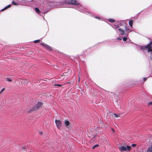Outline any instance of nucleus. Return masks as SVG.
Returning a JSON list of instances; mask_svg holds the SVG:
<instances>
[{"mask_svg": "<svg viewBox=\"0 0 152 152\" xmlns=\"http://www.w3.org/2000/svg\"><path fill=\"white\" fill-rule=\"evenodd\" d=\"M137 48L138 49L142 51L145 50V49H147L146 45L145 46H142L137 45Z\"/></svg>", "mask_w": 152, "mask_h": 152, "instance_id": "9", "label": "nucleus"}, {"mask_svg": "<svg viewBox=\"0 0 152 152\" xmlns=\"http://www.w3.org/2000/svg\"><path fill=\"white\" fill-rule=\"evenodd\" d=\"M12 4L14 5H17L19 4L18 3V2H15L14 1H12Z\"/></svg>", "mask_w": 152, "mask_h": 152, "instance_id": "24", "label": "nucleus"}, {"mask_svg": "<svg viewBox=\"0 0 152 152\" xmlns=\"http://www.w3.org/2000/svg\"><path fill=\"white\" fill-rule=\"evenodd\" d=\"M104 42H101L99 43L98 44H100V43H104Z\"/></svg>", "mask_w": 152, "mask_h": 152, "instance_id": "43", "label": "nucleus"}, {"mask_svg": "<svg viewBox=\"0 0 152 152\" xmlns=\"http://www.w3.org/2000/svg\"><path fill=\"white\" fill-rule=\"evenodd\" d=\"M12 6V5L11 4H9L7 5V6H6L5 7H4L3 9H2L0 10V11H3L5 10H6V9L9 8L11 7Z\"/></svg>", "mask_w": 152, "mask_h": 152, "instance_id": "13", "label": "nucleus"}, {"mask_svg": "<svg viewBox=\"0 0 152 152\" xmlns=\"http://www.w3.org/2000/svg\"><path fill=\"white\" fill-rule=\"evenodd\" d=\"M128 42H129V43H133V42H132L131 41V40H130L129 39V41H128Z\"/></svg>", "mask_w": 152, "mask_h": 152, "instance_id": "35", "label": "nucleus"}, {"mask_svg": "<svg viewBox=\"0 0 152 152\" xmlns=\"http://www.w3.org/2000/svg\"><path fill=\"white\" fill-rule=\"evenodd\" d=\"M4 80L5 81H7L9 82H11L12 81V80L11 77H8L5 78Z\"/></svg>", "mask_w": 152, "mask_h": 152, "instance_id": "19", "label": "nucleus"}, {"mask_svg": "<svg viewBox=\"0 0 152 152\" xmlns=\"http://www.w3.org/2000/svg\"><path fill=\"white\" fill-rule=\"evenodd\" d=\"M147 152H152V147H149L147 149Z\"/></svg>", "mask_w": 152, "mask_h": 152, "instance_id": "22", "label": "nucleus"}, {"mask_svg": "<svg viewBox=\"0 0 152 152\" xmlns=\"http://www.w3.org/2000/svg\"><path fill=\"white\" fill-rule=\"evenodd\" d=\"M140 152V151H139V152Z\"/></svg>", "mask_w": 152, "mask_h": 152, "instance_id": "45", "label": "nucleus"}, {"mask_svg": "<svg viewBox=\"0 0 152 152\" xmlns=\"http://www.w3.org/2000/svg\"><path fill=\"white\" fill-rule=\"evenodd\" d=\"M56 127L58 129H60V127L62 126V122L60 120L56 119L55 121Z\"/></svg>", "mask_w": 152, "mask_h": 152, "instance_id": "6", "label": "nucleus"}, {"mask_svg": "<svg viewBox=\"0 0 152 152\" xmlns=\"http://www.w3.org/2000/svg\"><path fill=\"white\" fill-rule=\"evenodd\" d=\"M126 151L127 150L128 151H129L131 149V147L130 146H129V145H126Z\"/></svg>", "mask_w": 152, "mask_h": 152, "instance_id": "21", "label": "nucleus"}, {"mask_svg": "<svg viewBox=\"0 0 152 152\" xmlns=\"http://www.w3.org/2000/svg\"><path fill=\"white\" fill-rule=\"evenodd\" d=\"M70 58L71 59H72V61L73 62L75 61L76 59L78 61H79L80 60L82 61H84V59H83L84 58V57H82L83 60H82L80 59V57H79L78 55H76V56H72L70 57Z\"/></svg>", "mask_w": 152, "mask_h": 152, "instance_id": "4", "label": "nucleus"}, {"mask_svg": "<svg viewBox=\"0 0 152 152\" xmlns=\"http://www.w3.org/2000/svg\"><path fill=\"white\" fill-rule=\"evenodd\" d=\"M22 148H23V149H26V146H23L22 147Z\"/></svg>", "mask_w": 152, "mask_h": 152, "instance_id": "41", "label": "nucleus"}, {"mask_svg": "<svg viewBox=\"0 0 152 152\" xmlns=\"http://www.w3.org/2000/svg\"><path fill=\"white\" fill-rule=\"evenodd\" d=\"M111 130L113 132V133L115 132V131H114V129L113 128H111Z\"/></svg>", "mask_w": 152, "mask_h": 152, "instance_id": "38", "label": "nucleus"}, {"mask_svg": "<svg viewBox=\"0 0 152 152\" xmlns=\"http://www.w3.org/2000/svg\"><path fill=\"white\" fill-rule=\"evenodd\" d=\"M95 18H96L98 19H100V17H98V16H95Z\"/></svg>", "mask_w": 152, "mask_h": 152, "instance_id": "34", "label": "nucleus"}, {"mask_svg": "<svg viewBox=\"0 0 152 152\" xmlns=\"http://www.w3.org/2000/svg\"><path fill=\"white\" fill-rule=\"evenodd\" d=\"M137 144H132V146L133 147H135L136 146Z\"/></svg>", "mask_w": 152, "mask_h": 152, "instance_id": "33", "label": "nucleus"}, {"mask_svg": "<svg viewBox=\"0 0 152 152\" xmlns=\"http://www.w3.org/2000/svg\"><path fill=\"white\" fill-rule=\"evenodd\" d=\"M133 23V21L131 20H130L129 22V25L131 27H132V26Z\"/></svg>", "mask_w": 152, "mask_h": 152, "instance_id": "23", "label": "nucleus"}, {"mask_svg": "<svg viewBox=\"0 0 152 152\" xmlns=\"http://www.w3.org/2000/svg\"><path fill=\"white\" fill-rule=\"evenodd\" d=\"M39 133L40 134H42V131H40L39 132Z\"/></svg>", "mask_w": 152, "mask_h": 152, "instance_id": "39", "label": "nucleus"}, {"mask_svg": "<svg viewBox=\"0 0 152 152\" xmlns=\"http://www.w3.org/2000/svg\"><path fill=\"white\" fill-rule=\"evenodd\" d=\"M28 81L27 80H26L25 81V82L26 83H28Z\"/></svg>", "mask_w": 152, "mask_h": 152, "instance_id": "42", "label": "nucleus"}, {"mask_svg": "<svg viewBox=\"0 0 152 152\" xmlns=\"http://www.w3.org/2000/svg\"><path fill=\"white\" fill-rule=\"evenodd\" d=\"M42 104H43L42 102H38L37 104H35L34 107L31 108L28 111V113H32L36 110H38L40 107H41Z\"/></svg>", "mask_w": 152, "mask_h": 152, "instance_id": "2", "label": "nucleus"}, {"mask_svg": "<svg viewBox=\"0 0 152 152\" xmlns=\"http://www.w3.org/2000/svg\"><path fill=\"white\" fill-rule=\"evenodd\" d=\"M66 83H69L70 85L72 83V82H66Z\"/></svg>", "mask_w": 152, "mask_h": 152, "instance_id": "36", "label": "nucleus"}, {"mask_svg": "<svg viewBox=\"0 0 152 152\" xmlns=\"http://www.w3.org/2000/svg\"><path fill=\"white\" fill-rule=\"evenodd\" d=\"M128 85H126V86H128ZM126 86L123 85L120 86L118 88V92L119 93H123L124 91L125 90V88Z\"/></svg>", "mask_w": 152, "mask_h": 152, "instance_id": "7", "label": "nucleus"}, {"mask_svg": "<svg viewBox=\"0 0 152 152\" xmlns=\"http://www.w3.org/2000/svg\"><path fill=\"white\" fill-rule=\"evenodd\" d=\"M147 52L150 53V60L152 61V50H151L149 49L148 50H147Z\"/></svg>", "mask_w": 152, "mask_h": 152, "instance_id": "15", "label": "nucleus"}, {"mask_svg": "<svg viewBox=\"0 0 152 152\" xmlns=\"http://www.w3.org/2000/svg\"><path fill=\"white\" fill-rule=\"evenodd\" d=\"M152 105V102H149L148 103V105Z\"/></svg>", "mask_w": 152, "mask_h": 152, "instance_id": "32", "label": "nucleus"}, {"mask_svg": "<svg viewBox=\"0 0 152 152\" xmlns=\"http://www.w3.org/2000/svg\"><path fill=\"white\" fill-rule=\"evenodd\" d=\"M131 31V29H129V30H128L127 31V32H126V36L128 35L129 33V32H130Z\"/></svg>", "mask_w": 152, "mask_h": 152, "instance_id": "28", "label": "nucleus"}, {"mask_svg": "<svg viewBox=\"0 0 152 152\" xmlns=\"http://www.w3.org/2000/svg\"><path fill=\"white\" fill-rule=\"evenodd\" d=\"M119 150L121 151H126V148L124 146H122L119 149Z\"/></svg>", "mask_w": 152, "mask_h": 152, "instance_id": "14", "label": "nucleus"}, {"mask_svg": "<svg viewBox=\"0 0 152 152\" xmlns=\"http://www.w3.org/2000/svg\"><path fill=\"white\" fill-rule=\"evenodd\" d=\"M50 11V9H47L45 10H44V12L42 13V15L43 16H44L43 15L45 14H46L47 12H48Z\"/></svg>", "mask_w": 152, "mask_h": 152, "instance_id": "18", "label": "nucleus"}, {"mask_svg": "<svg viewBox=\"0 0 152 152\" xmlns=\"http://www.w3.org/2000/svg\"><path fill=\"white\" fill-rule=\"evenodd\" d=\"M40 40L39 39H37L36 40H35L33 41L34 43H39L40 42Z\"/></svg>", "mask_w": 152, "mask_h": 152, "instance_id": "25", "label": "nucleus"}, {"mask_svg": "<svg viewBox=\"0 0 152 152\" xmlns=\"http://www.w3.org/2000/svg\"><path fill=\"white\" fill-rule=\"evenodd\" d=\"M150 76H149L148 77H144L143 78V81H144V82L145 81L147 80V79H148V78L149 77H150Z\"/></svg>", "mask_w": 152, "mask_h": 152, "instance_id": "29", "label": "nucleus"}, {"mask_svg": "<svg viewBox=\"0 0 152 152\" xmlns=\"http://www.w3.org/2000/svg\"><path fill=\"white\" fill-rule=\"evenodd\" d=\"M117 23L119 27L120 26H123L125 28V30L126 32L129 30V28H128L125 23L123 21H118Z\"/></svg>", "mask_w": 152, "mask_h": 152, "instance_id": "3", "label": "nucleus"}, {"mask_svg": "<svg viewBox=\"0 0 152 152\" xmlns=\"http://www.w3.org/2000/svg\"><path fill=\"white\" fill-rule=\"evenodd\" d=\"M146 46L148 50L150 49L152 50V41H150Z\"/></svg>", "mask_w": 152, "mask_h": 152, "instance_id": "11", "label": "nucleus"}, {"mask_svg": "<svg viewBox=\"0 0 152 152\" xmlns=\"http://www.w3.org/2000/svg\"><path fill=\"white\" fill-rule=\"evenodd\" d=\"M64 124L66 127H67L70 124V122L68 120H65Z\"/></svg>", "mask_w": 152, "mask_h": 152, "instance_id": "16", "label": "nucleus"}, {"mask_svg": "<svg viewBox=\"0 0 152 152\" xmlns=\"http://www.w3.org/2000/svg\"><path fill=\"white\" fill-rule=\"evenodd\" d=\"M54 86H60V87H61L62 86V85H61L60 84H55L54 85Z\"/></svg>", "mask_w": 152, "mask_h": 152, "instance_id": "31", "label": "nucleus"}, {"mask_svg": "<svg viewBox=\"0 0 152 152\" xmlns=\"http://www.w3.org/2000/svg\"><path fill=\"white\" fill-rule=\"evenodd\" d=\"M122 39V37H118L116 38V39L118 40H121Z\"/></svg>", "mask_w": 152, "mask_h": 152, "instance_id": "30", "label": "nucleus"}, {"mask_svg": "<svg viewBox=\"0 0 152 152\" xmlns=\"http://www.w3.org/2000/svg\"><path fill=\"white\" fill-rule=\"evenodd\" d=\"M5 89L4 88H3L1 90L0 92H2Z\"/></svg>", "mask_w": 152, "mask_h": 152, "instance_id": "40", "label": "nucleus"}, {"mask_svg": "<svg viewBox=\"0 0 152 152\" xmlns=\"http://www.w3.org/2000/svg\"><path fill=\"white\" fill-rule=\"evenodd\" d=\"M117 30L120 33L121 35L126 34V32L125 30V28H124V30L122 28H119Z\"/></svg>", "mask_w": 152, "mask_h": 152, "instance_id": "8", "label": "nucleus"}, {"mask_svg": "<svg viewBox=\"0 0 152 152\" xmlns=\"http://www.w3.org/2000/svg\"><path fill=\"white\" fill-rule=\"evenodd\" d=\"M112 26V28L114 29L116 31H118V29L119 26L118 25V23H117L116 24H114L113 25V26L112 25H111Z\"/></svg>", "mask_w": 152, "mask_h": 152, "instance_id": "12", "label": "nucleus"}, {"mask_svg": "<svg viewBox=\"0 0 152 152\" xmlns=\"http://www.w3.org/2000/svg\"><path fill=\"white\" fill-rule=\"evenodd\" d=\"M77 0H63L61 1L58 2L54 3L53 5L54 7H65L68 4L75 5L77 6L76 9L80 12L84 13L90 16H92L91 13L88 12L86 8L82 5L76 2Z\"/></svg>", "mask_w": 152, "mask_h": 152, "instance_id": "1", "label": "nucleus"}, {"mask_svg": "<svg viewBox=\"0 0 152 152\" xmlns=\"http://www.w3.org/2000/svg\"><path fill=\"white\" fill-rule=\"evenodd\" d=\"M128 38V36L124 37H122L123 40L124 42H126L127 41Z\"/></svg>", "mask_w": 152, "mask_h": 152, "instance_id": "20", "label": "nucleus"}, {"mask_svg": "<svg viewBox=\"0 0 152 152\" xmlns=\"http://www.w3.org/2000/svg\"><path fill=\"white\" fill-rule=\"evenodd\" d=\"M107 20L109 22L111 23H113L116 21L115 19L112 18H109L107 19Z\"/></svg>", "mask_w": 152, "mask_h": 152, "instance_id": "17", "label": "nucleus"}, {"mask_svg": "<svg viewBox=\"0 0 152 152\" xmlns=\"http://www.w3.org/2000/svg\"><path fill=\"white\" fill-rule=\"evenodd\" d=\"M93 135H94V136L92 137L93 139L95 138L96 137V136H97V135L96 134H95V135L94 134H93Z\"/></svg>", "mask_w": 152, "mask_h": 152, "instance_id": "37", "label": "nucleus"}, {"mask_svg": "<svg viewBox=\"0 0 152 152\" xmlns=\"http://www.w3.org/2000/svg\"><path fill=\"white\" fill-rule=\"evenodd\" d=\"M40 45H42L44 48L46 49L47 50H50L52 51L53 50L52 48L49 45H48L47 44L44 43H40Z\"/></svg>", "mask_w": 152, "mask_h": 152, "instance_id": "5", "label": "nucleus"}, {"mask_svg": "<svg viewBox=\"0 0 152 152\" xmlns=\"http://www.w3.org/2000/svg\"><path fill=\"white\" fill-rule=\"evenodd\" d=\"M99 146V145L98 144H96L95 145H94L93 147H92V149H94L96 147H98Z\"/></svg>", "mask_w": 152, "mask_h": 152, "instance_id": "26", "label": "nucleus"}, {"mask_svg": "<svg viewBox=\"0 0 152 152\" xmlns=\"http://www.w3.org/2000/svg\"><path fill=\"white\" fill-rule=\"evenodd\" d=\"M142 11H141L139 13H140L141 12H142Z\"/></svg>", "mask_w": 152, "mask_h": 152, "instance_id": "44", "label": "nucleus"}, {"mask_svg": "<svg viewBox=\"0 0 152 152\" xmlns=\"http://www.w3.org/2000/svg\"><path fill=\"white\" fill-rule=\"evenodd\" d=\"M34 10L39 15L42 16V13L41 11L38 7H36L34 8Z\"/></svg>", "mask_w": 152, "mask_h": 152, "instance_id": "10", "label": "nucleus"}, {"mask_svg": "<svg viewBox=\"0 0 152 152\" xmlns=\"http://www.w3.org/2000/svg\"><path fill=\"white\" fill-rule=\"evenodd\" d=\"M114 116L116 117V118H118L119 117H120L119 115H118V114H117L115 113H114Z\"/></svg>", "mask_w": 152, "mask_h": 152, "instance_id": "27", "label": "nucleus"}]
</instances>
